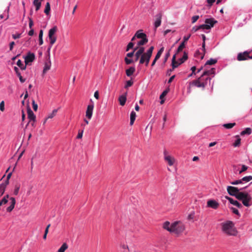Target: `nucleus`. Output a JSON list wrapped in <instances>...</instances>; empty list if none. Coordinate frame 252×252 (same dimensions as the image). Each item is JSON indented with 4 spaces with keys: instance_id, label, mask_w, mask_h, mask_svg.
I'll return each instance as SVG.
<instances>
[{
    "instance_id": "a878e982",
    "label": "nucleus",
    "mask_w": 252,
    "mask_h": 252,
    "mask_svg": "<svg viewBox=\"0 0 252 252\" xmlns=\"http://www.w3.org/2000/svg\"><path fill=\"white\" fill-rule=\"evenodd\" d=\"M7 186V183H2L0 184V193L2 195L4 193Z\"/></svg>"
},
{
    "instance_id": "09e8293b",
    "label": "nucleus",
    "mask_w": 252,
    "mask_h": 252,
    "mask_svg": "<svg viewBox=\"0 0 252 252\" xmlns=\"http://www.w3.org/2000/svg\"><path fill=\"white\" fill-rule=\"evenodd\" d=\"M133 46H134V43L133 42H129L127 46L126 51H128L129 49L132 48Z\"/></svg>"
},
{
    "instance_id": "de8ad7c7",
    "label": "nucleus",
    "mask_w": 252,
    "mask_h": 252,
    "mask_svg": "<svg viewBox=\"0 0 252 252\" xmlns=\"http://www.w3.org/2000/svg\"><path fill=\"white\" fill-rule=\"evenodd\" d=\"M11 175H12V172L9 173L7 176L6 179L3 183H7V185H8L9 183V179L11 178Z\"/></svg>"
},
{
    "instance_id": "f8f14e48",
    "label": "nucleus",
    "mask_w": 252,
    "mask_h": 252,
    "mask_svg": "<svg viewBox=\"0 0 252 252\" xmlns=\"http://www.w3.org/2000/svg\"><path fill=\"white\" fill-rule=\"evenodd\" d=\"M26 64H30L35 60V55L32 52H28L27 55L24 57Z\"/></svg>"
},
{
    "instance_id": "774afa93",
    "label": "nucleus",
    "mask_w": 252,
    "mask_h": 252,
    "mask_svg": "<svg viewBox=\"0 0 252 252\" xmlns=\"http://www.w3.org/2000/svg\"><path fill=\"white\" fill-rule=\"evenodd\" d=\"M20 34H15L12 35V37L15 39L19 38H20Z\"/></svg>"
},
{
    "instance_id": "37998d69",
    "label": "nucleus",
    "mask_w": 252,
    "mask_h": 252,
    "mask_svg": "<svg viewBox=\"0 0 252 252\" xmlns=\"http://www.w3.org/2000/svg\"><path fill=\"white\" fill-rule=\"evenodd\" d=\"M139 48V47H137L136 48H135L134 50L132 52H129V53H127L126 54V57H127V58H128H128H131L132 57H133V56L134 55V52L135 51H136Z\"/></svg>"
},
{
    "instance_id": "5fc2aeb1",
    "label": "nucleus",
    "mask_w": 252,
    "mask_h": 252,
    "mask_svg": "<svg viewBox=\"0 0 252 252\" xmlns=\"http://www.w3.org/2000/svg\"><path fill=\"white\" fill-rule=\"evenodd\" d=\"M190 37V34H189V35H188L187 36H185L183 37V41L182 42H184V43L186 44V42L189 39Z\"/></svg>"
},
{
    "instance_id": "6ab92c4d",
    "label": "nucleus",
    "mask_w": 252,
    "mask_h": 252,
    "mask_svg": "<svg viewBox=\"0 0 252 252\" xmlns=\"http://www.w3.org/2000/svg\"><path fill=\"white\" fill-rule=\"evenodd\" d=\"M215 74V69L214 68H212L210 69L207 70L206 68H205V70L203 72L202 74L204 76H208L210 75H214Z\"/></svg>"
},
{
    "instance_id": "0eeeda50",
    "label": "nucleus",
    "mask_w": 252,
    "mask_h": 252,
    "mask_svg": "<svg viewBox=\"0 0 252 252\" xmlns=\"http://www.w3.org/2000/svg\"><path fill=\"white\" fill-rule=\"evenodd\" d=\"M57 27L56 26H54L48 32V37L49 39V42L51 46H52L56 42L57 40L56 36L55 35V33L57 31Z\"/></svg>"
},
{
    "instance_id": "13d9d810",
    "label": "nucleus",
    "mask_w": 252,
    "mask_h": 252,
    "mask_svg": "<svg viewBox=\"0 0 252 252\" xmlns=\"http://www.w3.org/2000/svg\"><path fill=\"white\" fill-rule=\"evenodd\" d=\"M29 28L30 29H32V26L33 25V21H32V19L31 18L29 17Z\"/></svg>"
},
{
    "instance_id": "49530a36",
    "label": "nucleus",
    "mask_w": 252,
    "mask_h": 252,
    "mask_svg": "<svg viewBox=\"0 0 252 252\" xmlns=\"http://www.w3.org/2000/svg\"><path fill=\"white\" fill-rule=\"evenodd\" d=\"M132 84H133V82L132 81H131V80L127 81L126 82V84L125 85V88H127L131 86L132 85Z\"/></svg>"
},
{
    "instance_id": "4be33fe9",
    "label": "nucleus",
    "mask_w": 252,
    "mask_h": 252,
    "mask_svg": "<svg viewBox=\"0 0 252 252\" xmlns=\"http://www.w3.org/2000/svg\"><path fill=\"white\" fill-rule=\"evenodd\" d=\"M42 0H34L33 4L35 6V10L38 11L39 10L41 5V1Z\"/></svg>"
},
{
    "instance_id": "f257e3e1",
    "label": "nucleus",
    "mask_w": 252,
    "mask_h": 252,
    "mask_svg": "<svg viewBox=\"0 0 252 252\" xmlns=\"http://www.w3.org/2000/svg\"><path fill=\"white\" fill-rule=\"evenodd\" d=\"M227 190L230 195L235 196L236 198L241 200L244 206L246 207L251 206L249 202L251 200L252 197L248 192H240L237 188L232 186H228Z\"/></svg>"
},
{
    "instance_id": "338daca9",
    "label": "nucleus",
    "mask_w": 252,
    "mask_h": 252,
    "mask_svg": "<svg viewBox=\"0 0 252 252\" xmlns=\"http://www.w3.org/2000/svg\"><path fill=\"white\" fill-rule=\"evenodd\" d=\"M31 30L28 32V34L30 36H32L34 34V30L33 29H30Z\"/></svg>"
},
{
    "instance_id": "6e6552de",
    "label": "nucleus",
    "mask_w": 252,
    "mask_h": 252,
    "mask_svg": "<svg viewBox=\"0 0 252 252\" xmlns=\"http://www.w3.org/2000/svg\"><path fill=\"white\" fill-rule=\"evenodd\" d=\"M94 108V102L91 100V103L89 104L87 108V110L86 111V117L89 120L92 119L93 110Z\"/></svg>"
},
{
    "instance_id": "8fccbe9b",
    "label": "nucleus",
    "mask_w": 252,
    "mask_h": 252,
    "mask_svg": "<svg viewBox=\"0 0 252 252\" xmlns=\"http://www.w3.org/2000/svg\"><path fill=\"white\" fill-rule=\"evenodd\" d=\"M199 18V16L198 15L193 16L191 18L192 23H194L196 22Z\"/></svg>"
},
{
    "instance_id": "c85d7f7f",
    "label": "nucleus",
    "mask_w": 252,
    "mask_h": 252,
    "mask_svg": "<svg viewBox=\"0 0 252 252\" xmlns=\"http://www.w3.org/2000/svg\"><path fill=\"white\" fill-rule=\"evenodd\" d=\"M8 198L9 195L7 194L5 195L1 200H0V207L2 205H4L7 203Z\"/></svg>"
},
{
    "instance_id": "9b49d317",
    "label": "nucleus",
    "mask_w": 252,
    "mask_h": 252,
    "mask_svg": "<svg viewBox=\"0 0 252 252\" xmlns=\"http://www.w3.org/2000/svg\"><path fill=\"white\" fill-rule=\"evenodd\" d=\"M220 206L219 203L214 199L208 200L207 202V207L213 209H217Z\"/></svg>"
},
{
    "instance_id": "9d476101",
    "label": "nucleus",
    "mask_w": 252,
    "mask_h": 252,
    "mask_svg": "<svg viewBox=\"0 0 252 252\" xmlns=\"http://www.w3.org/2000/svg\"><path fill=\"white\" fill-rule=\"evenodd\" d=\"M162 17V14L161 12H159L155 16V20L154 22V27L155 30H156L158 27H159L161 23V19Z\"/></svg>"
},
{
    "instance_id": "f704fd0d",
    "label": "nucleus",
    "mask_w": 252,
    "mask_h": 252,
    "mask_svg": "<svg viewBox=\"0 0 252 252\" xmlns=\"http://www.w3.org/2000/svg\"><path fill=\"white\" fill-rule=\"evenodd\" d=\"M50 9H51L50 4L49 2H47L46 3L45 8L44 9V13L47 15H49L50 13Z\"/></svg>"
},
{
    "instance_id": "412c9836",
    "label": "nucleus",
    "mask_w": 252,
    "mask_h": 252,
    "mask_svg": "<svg viewBox=\"0 0 252 252\" xmlns=\"http://www.w3.org/2000/svg\"><path fill=\"white\" fill-rule=\"evenodd\" d=\"M126 100V93L122 95H120L119 97V101L120 104L122 106H124Z\"/></svg>"
},
{
    "instance_id": "2f4dec72",
    "label": "nucleus",
    "mask_w": 252,
    "mask_h": 252,
    "mask_svg": "<svg viewBox=\"0 0 252 252\" xmlns=\"http://www.w3.org/2000/svg\"><path fill=\"white\" fill-rule=\"evenodd\" d=\"M180 64V63H178V62H175V55H174L172 58V66L173 69L177 67Z\"/></svg>"
},
{
    "instance_id": "4d7b16f0",
    "label": "nucleus",
    "mask_w": 252,
    "mask_h": 252,
    "mask_svg": "<svg viewBox=\"0 0 252 252\" xmlns=\"http://www.w3.org/2000/svg\"><path fill=\"white\" fill-rule=\"evenodd\" d=\"M32 108H33V109L36 111H37V108H38V106H37V104L35 103L34 100H33L32 101Z\"/></svg>"
},
{
    "instance_id": "a19ab883",
    "label": "nucleus",
    "mask_w": 252,
    "mask_h": 252,
    "mask_svg": "<svg viewBox=\"0 0 252 252\" xmlns=\"http://www.w3.org/2000/svg\"><path fill=\"white\" fill-rule=\"evenodd\" d=\"M236 124L235 123H228V124H225L223 125V126L227 128V129H230L232 128L234 126H235Z\"/></svg>"
},
{
    "instance_id": "e433bc0d",
    "label": "nucleus",
    "mask_w": 252,
    "mask_h": 252,
    "mask_svg": "<svg viewBox=\"0 0 252 252\" xmlns=\"http://www.w3.org/2000/svg\"><path fill=\"white\" fill-rule=\"evenodd\" d=\"M20 184H17L15 185L14 189V191H13V194L15 195H18V194L19 193V189H20Z\"/></svg>"
},
{
    "instance_id": "7c9ffc66",
    "label": "nucleus",
    "mask_w": 252,
    "mask_h": 252,
    "mask_svg": "<svg viewBox=\"0 0 252 252\" xmlns=\"http://www.w3.org/2000/svg\"><path fill=\"white\" fill-rule=\"evenodd\" d=\"M148 41V38L147 37H144L142 39H141L137 43V45L138 46L143 45L145 44H146Z\"/></svg>"
},
{
    "instance_id": "864d4df0",
    "label": "nucleus",
    "mask_w": 252,
    "mask_h": 252,
    "mask_svg": "<svg viewBox=\"0 0 252 252\" xmlns=\"http://www.w3.org/2000/svg\"><path fill=\"white\" fill-rule=\"evenodd\" d=\"M248 166H247L246 165H243L242 166L241 170L239 171V173L241 174L242 172L245 171L246 170H247L248 169Z\"/></svg>"
},
{
    "instance_id": "680f3d73",
    "label": "nucleus",
    "mask_w": 252,
    "mask_h": 252,
    "mask_svg": "<svg viewBox=\"0 0 252 252\" xmlns=\"http://www.w3.org/2000/svg\"><path fill=\"white\" fill-rule=\"evenodd\" d=\"M231 210L234 214L237 215H240L239 212L237 209L232 207L231 208Z\"/></svg>"
},
{
    "instance_id": "3c124183",
    "label": "nucleus",
    "mask_w": 252,
    "mask_h": 252,
    "mask_svg": "<svg viewBox=\"0 0 252 252\" xmlns=\"http://www.w3.org/2000/svg\"><path fill=\"white\" fill-rule=\"evenodd\" d=\"M0 110L1 112H3L5 110L4 101H2L0 103Z\"/></svg>"
},
{
    "instance_id": "a211bd4d",
    "label": "nucleus",
    "mask_w": 252,
    "mask_h": 252,
    "mask_svg": "<svg viewBox=\"0 0 252 252\" xmlns=\"http://www.w3.org/2000/svg\"><path fill=\"white\" fill-rule=\"evenodd\" d=\"M202 38L203 40V43L202 45V52L201 53V59H202L204 55L205 54L206 50H205V40H206V36L204 34H202Z\"/></svg>"
},
{
    "instance_id": "5701e85b",
    "label": "nucleus",
    "mask_w": 252,
    "mask_h": 252,
    "mask_svg": "<svg viewBox=\"0 0 252 252\" xmlns=\"http://www.w3.org/2000/svg\"><path fill=\"white\" fill-rule=\"evenodd\" d=\"M135 36H136L137 38L142 39L144 37H147V35L145 33L142 32L141 30H139L135 34Z\"/></svg>"
},
{
    "instance_id": "58836bf2",
    "label": "nucleus",
    "mask_w": 252,
    "mask_h": 252,
    "mask_svg": "<svg viewBox=\"0 0 252 252\" xmlns=\"http://www.w3.org/2000/svg\"><path fill=\"white\" fill-rule=\"evenodd\" d=\"M185 47V43L184 42H182L179 46L178 47L177 50V54H179L180 52H181L183 49Z\"/></svg>"
},
{
    "instance_id": "e2e57ef3",
    "label": "nucleus",
    "mask_w": 252,
    "mask_h": 252,
    "mask_svg": "<svg viewBox=\"0 0 252 252\" xmlns=\"http://www.w3.org/2000/svg\"><path fill=\"white\" fill-rule=\"evenodd\" d=\"M94 97L96 99H99V93L98 91H96L94 93Z\"/></svg>"
},
{
    "instance_id": "7ed1b4c3",
    "label": "nucleus",
    "mask_w": 252,
    "mask_h": 252,
    "mask_svg": "<svg viewBox=\"0 0 252 252\" xmlns=\"http://www.w3.org/2000/svg\"><path fill=\"white\" fill-rule=\"evenodd\" d=\"M222 232L229 236H236L238 231L235 227L234 223L231 220H226L220 224Z\"/></svg>"
},
{
    "instance_id": "39448f33",
    "label": "nucleus",
    "mask_w": 252,
    "mask_h": 252,
    "mask_svg": "<svg viewBox=\"0 0 252 252\" xmlns=\"http://www.w3.org/2000/svg\"><path fill=\"white\" fill-rule=\"evenodd\" d=\"M154 49L153 46L150 47L149 49L144 53V52L141 54L139 60V63H145L146 66H148L150 62V58L152 55L153 51Z\"/></svg>"
},
{
    "instance_id": "bb28decb",
    "label": "nucleus",
    "mask_w": 252,
    "mask_h": 252,
    "mask_svg": "<svg viewBox=\"0 0 252 252\" xmlns=\"http://www.w3.org/2000/svg\"><path fill=\"white\" fill-rule=\"evenodd\" d=\"M136 116V115L135 112L132 111L131 112L130 116V125L131 126H132L135 120Z\"/></svg>"
},
{
    "instance_id": "2eb2a0df",
    "label": "nucleus",
    "mask_w": 252,
    "mask_h": 252,
    "mask_svg": "<svg viewBox=\"0 0 252 252\" xmlns=\"http://www.w3.org/2000/svg\"><path fill=\"white\" fill-rule=\"evenodd\" d=\"M145 48L143 47H140L138 48V49L136 51L135 53V61H138L139 59L140 60V56L141 54L144 52Z\"/></svg>"
},
{
    "instance_id": "473e14b6",
    "label": "nucleus",
    "mask_w": 252,
    "mask_h": 252,
    "mask_svg": "<svg viewBox=\"0 0 252 252\" xmlns=\"http://www.w3.org/2000/svg\"><path fill=\"white\" fill-rule=\"evenodd\" d=\"M252 132V129L250 127H247L241 132L240 134L241 135H244L245 134L250 135Z\"/></svg>"
},
{
    "instance_id": "ea45409f",
    "label": "nucleus",
    "mask_w": 252,
    "mask_h": 252,
    "mask_svg": "<svg viewBox=\"0 0 252 252\" xmlns=\"http://www.w3.org/2000/svg\"><path fill=\"white\" fill-rule=\"evenodd\" d=\"M163 50H164V48L163 47H162L158 51V52L157 53L155 59H156V60H158L160 57L161 56V55L162 54V52H163Z\"/></svg>"
},
{
    "instance_id": "4c0bfd02",
    "label": "nucleus",
    "mask_w": 252,
    "mask_h": 252,
    "mask_svg": "<svg viewBox=\"0 0 252 252\" xmlns=\"http://www.w3.org/2000/svg\"><path fill=\"white\" fill-rule=\"evenodd\" d=\"M17 65L20 67V68L22 70H25L26 68V65H24L22 63V62L20 60H18L17 62Z\"/></svg>"
},
{
    "instance_id": "dca6fc26",
    "label": "nucleus",
    "mask_w": 252,
    "mask_h": 252,
    "mask_svg": "<svg viewBox=\"0 0 252 252\" xmlns=\"http://www.w3.org/2000/svg\"><path fill=\"white\" fill-rule=\"evenodd\" d=\"M225 198L227 199L229 202L234 205V206H237L238 208H241L242 207L241 204H240L239 202H238L237 200H234L231 197H229L227 196H225Z\"/></svg>"
},
{
    "instance_id": "1a4fd4ad",
    "label": "nucleus",
    "mask_w": 252,
    "mask_h": 252,
    "mask_svg": "<svg viewBox=\"0 0 252 252\" xmlns=\"http://www.w3.org/2000/svg\"><path fill=\"white\" fill-rule=\"evenodd\" d=\"M163 154L164 159L168 165L170 166L173 165L175 162V159L174 158L168 155L166 151H164Z\"/></svg>"
},
{
    "instance_id": "0e129e2a",
    "label": "nucleus",
    "mask_w": 252,
    "mask_h": 252,
    "mask_svg": "<svg viewBox=\"0 0 252 252\" xmlns=\"http://www.w3.org/2000/svg\"><path fill=\"white\" fill-rule=\"evenodd\" d=\"M15 45V42L14 41H12L10 43V44H9V49L10 51H12L13 48V46L14 45Z\"/></svg>"
},
{
    "instance_id": "cd10ccee",
    "label": "nucleus",
    "mask_w": 252,
    "mask_h": 252,
    "mask_svg": "<svg viewBox=\"0 0 252 252\" xmlns=\"http://www.w3.org/2000/svg\"><path fill=\"white\" fill-rule=\"evenodd\" d=\"M51 62H46L44 64L43 73L44 74L48 70H49L50 69L51 67Z\"/></svg>"
},
{
    "instance_id": "c03bdc74",
    "label": "nucleus",
    "mask_w": 252,
    "mask_h": 252,
    "mask_svg": "<svg viewBox=\"0 0 252 252\" xmlns=\"http://www.w3.org/2000/svg\"><path fill=\"white\" fill-rule=\"evenodd\" d=\"M190 69L191 70V73L189 75V77H190L193 75H195L196 74V73L195 71H196V67L195 66H192L191 67Z\"/></svg>"
},
{
    "instance_id": "f3484780",
    "label": "nucleus",
    "mask_w": 252,
    "mask_h": 252,
    "mask_svg": "<svg viewBox=\"0 0 252 252\" xmlns=\"http://www.w3.org/2000/svg\"><path fill=\"white\" fill-rule=\"evenodd\" d=\"M28 118L29 119V123L31 121H35L36 116L31 109H29L27 111Z\"/></svg>"
},
{
    "instance_id": "ddd939ff",
    "label": "nucleus",
    "mask_w": 252,
    "mask_h": 252,
    "mask_svg": "<svg viewBox=\"0 0 252 252\" xmlns=\"http://www.w3.org/2000/svg\"><path fill=\"white\" fill-rule=\"evenodd\" d=\"M10 200V205L6 208V211L7 212H11L13 209L14 208L15 204H16V200L15 198L13 197H9Z\"/></svg>"
},
{
    "instance_id": "f03ea898",
    "label": "nucleus",
    "mask_w": 252,
    "mask_h": 252,
    "mask_svg": "<svg viewBox=\"0 0 252 252\" xmlns=\"http://www.w3.org/2000/svg\"><path fill=\"white\" fill-rule=\"evenodd\" d=\"M163 228L178 236L185 231L186 226L181 221H175L171 223L169 221H166L163 223Z\"/></svg>"
},
{
    "instance_id": "aec40b11",
    "label": "nucleus",
    "mask_w": 252,
    "mask_h": 252,
    "mask_svg": "<svg viewBox=\"0 0 252 252\" xmlns=\"http://www.w3.org/2000/svg\"><path fill=\"white\" fill-rule=\"evenodd\" d=\"M58 109H54L51 113L49 114L47 117L45 118L43 124L44 125L46 123L48 119L54 118L56 115Z\"/></svg>"
},
{
    "instance_id": "69168bd1",
    "label": "nucleus",
    "mask_w": 252,
    "mask_h": 252,
    "mask_svg": "<svg viewBox=\"0 0 252 252\" xmlns=\"http://www.w3.org/2000/svg\"><path fill=\"white\" fill-rule=\"evenodd\" d=\"M83 130L81 131V132H79L78 133L77 138H78V139L81 138L82 137V136H83Z\"/></svg>"
},
{
    "instance_id": "4468645a",
    "label": "nucleus",
    "mask_w": 252,
    "mask_h": 252,
    "mask_svg": "<svg viewBox=\"0 0 252 252\" xmlns=\"http://www.w3.org/2000/svg\"><path fill=\"white\" fill-rule=\"evenodd\" d=\"M250 53V52L248 51H245L243 53H239L237 56V60L239 61L247 60L248 54H249Z\"/></svg>"
},
{
    "instance_id": "c756f323",
    "label": "nucleus",
    "mask_w": 252,
    "mask_h": 252,
    "mask_svg": "<svg viewBox=\"0 0 252 252\" xmlns=\"http://www.w3.org/2000/svg\"><path fill=\"white\" fill-rule=\"evenodd\" d=\"M68 247L67 244L66 243H64L58 250V252H64Z\"/></svg>"
},
{
    "instance_id": "20e7f679",
    "label": "nucleus",
    "mask_w": 252,
    "mask_h": 252,
    "mask_svg": "<svg viewBox=\"0 0 252 252\" xmlns=\"http://www.w3.org/2000/svg\"><path fill=\"white\" fill-rule=\"evenodd\" d=\"M211 78L208 76H204L203 74L196 80L192 81L189 83V88L195 86L197 88H205L208 82H210Z\"/></svg>"
},
{
    "instance_id": "a18cd8bd",
    "label": "nucleus",
    "mask_w": 252,
    "mask_h": 252,
    "mask_svg": "<svg viewBox=\"0 0 252 252\" xmlns=\"http://www.w3.org/2000/svg\"><path fill=\"white\" fill-rule=\"evenodd\" d=\"M125 61L126 64H129L133 62V61L132 59H128L127 57H125Z\"/></svg>"
},
{
    "instance_id": "6e6d98bb",
    "label": "nucleus",
    "mask_w": 252,
    "mask_h": 252,
    "mask_svg": "<svg viewBox=\"0 0 252 252\" xmlns=\"http://www.w3.org/2000/svg\"><path fill=\"white\" fill-rule=\"evenodd\" d=\"M241 183H242L241 179L235 181L231 182V184L233 185H238V184H241Z\"/></svg>"
},
{
    "instance_id": "603ef678",
    "label": "nucleus",
    "mask_w": 252,
    "mask_h": 252,
    "mask_svg": "<svg viewBox=\"0 0 252 252\" xmlns=\"http://www.w3.org/2000/svg\"><path fill=\"white\" fill-rule=\"evenodd\" d=\"M201 27V25H199L198 26H197V27H194L192 29V31L193 32H196V31H197L198 30H200V29H202L203 30V27Z\"/></svg>"
},
{
    "instance_id": "c9c22d12",
    "label": "nucleus",
    "mask_w": 252,
    "mask_h": 252,
    "mask_svg": "<svg viewBox=\"0 0 252 252\" xmlns=\"http://www.w3.org/2000/svg\"><path fill=\"white\" fill-rule=\"evenodd\" d=\"M188 58V54L186 52H184L183 57L180 59V63H182L185 62Z\"/></svg>"
},
{
    "instance_id": "393cba45",
    "label": "nucleus",
    "mask_w": 252,
    "mask_h": 252,
    "mask_svg": "<svg viewBox=\"0 0 252 252\" xmlns=\"http://www.w3.org/2000/svg\"><path fill=\"white\" fill-rule=\"evenodd\" d=\"M217 62V60L214 59H210L208 61L206 62L205 64L204 65V67H207L208 65H213L215 64Z\"/></svg>"
},
{
    "instance_id": "b1692460",
    "label": "nucleus",
    "mask_w": 252,
    "mask_h": 252,
    "mask_svg": "<svg viewBox=\"0 0 252 252\" xmlns=\"http://www.w3.org/2000/svg\"><path fill=\"white\" fill-rule=\"evenodd\" d=\"M135 71V68L134 66H131L126 71V74L127 76H131Z\"/></svg>"
},
{
    "instance_id": "72a5a7b5",
    "label": "nucleus",
    "mask_w": 252,
    "mask_h": 252,
    "mask_svg": "<svg viewBox=\"0 0 252 252\" xmlns=\"http://www.w3.org/2000/svg\"><path fill=\"white\" fill-rule=\"evenodd\" d=\"M236 139L235 140L234 143L233 145L234 147H239L241 144V138L239 137L238 135L236 136Z\"/></svg>"
},
{
    "instance_id": "423d86ee",
    "label": "nucleus",
    "mask_w": 252,
    "mask_h": 252,
    "mask_svg": "<svg viewBox=\"0 0 252 252\" xmlns=\"http://www.w3.org/2000/svg\"><path fill=\"white\" fill-rule=\"evenodd\" d=\"M217 23V21L213 18H207L205 19V24L201 25L200 27H203V30H210Z\"/></svg>"
},
{
    "instance_id": "052dcab7",
    "label": "nucleus",
    "mask_w": 252,
    "mask_h": 252,
    "mask_svg": "<svg viewBox=\"0 0 252 252\" xmlns=\"http://www.w3.org/2000/svg\"><path fill=\"white\" fill-rule=\"evenodd\" d=\"M167 94V91H163L162 92V93L160 95V97H159L160 99H161L162 98H163L165 96V95Z\"/></svg>"
},
{
    "instance_id": "79ce46f5",
    "label": "nucleus",
    "mask_w": 252,
    "mask_h": 252,
    "mask_svg": "<svg viewBox=\"0 0 252 252\" xmlns=\"http://www.w3.org/2000/svg\"><path fill=\"white\" fill-rule=\"evenodd\" d=\"M242 182H248L252 180V176H248L243 177L242 179Z\"/></svg>"
},
{
    "instance_id": "bf43d9fd",
    "label": "nucleus",
    "mask_w": 252,
    "mask_h": 252,
    "mask_svg": "<svg viewBox=\"0 0 252 252\" xmlns=\"http://www.w3.org/2000/svg\"><path fill=\"white\" fill-rule=\"evenodd\" d=\"M216 0H207L208 4V6L211 7L213 4L215 2Z\"/></svg>"
}]
</instances>
